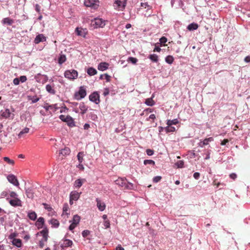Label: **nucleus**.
<instances>
[{"label":"nucleus","instance_id":"nucleus-62","mask_svg":"<svg viewBox=\"0 0 250 250\" xmlns=\"http://www.w3.org/2000/svg\"><path fill=\"white\" fill-rule=\"evenodd\" d=\"M109 91L108 89L105 88L104 91L103 95L105 96L109 94Z\"/></svg>","mask_w":250,"mask_h":250},{"label":"nucleus","instance_id":"nucleus-26","mask_svg":"<svg viewBox=\"0 0 250 250\" xmlns=\"http://www.w3.org/2000/svg\"><path fill=\"white\" fill-rule=\"evenodd\" d=\"M50 224H51L52 226L54 228H58L59 226L60 223L58 220L55 219H51L49 221Z\"/></svg>","mask_w":250,"mask_h":250},{"label":"nucleus","instance_id":"nucleus-23","mask_svg":"<svg viewBox=\"0 0 250 250\" xmlns=\"http://www.w3.org/2000/svg\"><path fill=\"white\" fill-rule=\"evenodd\" d=\"M198 28V24L194 23V22L189 24L187 27V29L189 31H192V30H196Z\"/></svg>","mask_w":250,"mask_h":250},{"label":"nucleus","instance_id":"nucleus-1","mask_svg":"<svg viewBox=\"0 0 250 250\" xmlns=\"http://www.w3.org/2000/svg\"><path fill=\"white\" fill-rule=\"evenodd\" d=\"M105 21L100 18H96L91 21V25L94 28L103 27L105 24Z\"/></svg>","mask_w":250,"mask_h":250},{"label":"nucleus","instance_id":"nucleus-27","mask_svg":"<svg viewBox=\"0 0 250 250\" xmlns=\"http://www.w3.org/2000/svg\"><path fill=\"white\" fill-rule=\"evenodd\" d=\"M43 224H44V219H43V218L41 217H40L38 219V220L36 223V226L38 227V228H42Z\"/></svg>","mask_w":250,"mask_h":250},{"label":"nucleus","instance_id":"nucleus-31","mask_svg":"<svg viewBox=\"0 0 250 250\" xmlns=\"http://www.w3.org/2000/svg\"><path fill=\"white\" fill-rule=\"evenodd\" d=\"M29 131V128L28 127H25L18 134V136L19 138L22 137L24 134H26L28 133Z\"/></svg>","mask_w":250,"mask_h":250},{"label":"nucleus","instance_id":"nucleus-21","mask_svg":"<svg viewBox=\"0 0 250 250\" xmlns=\"http://www.w3.org/2000/svg\"><path fill=\"white\" fill-rule=\"evenodd\" d=\"M80 194L77 191H73L71 192L70 195V198H71V200H74V201H77L80 197Z\"/></svg>","mask_w":250,"mask_h":250},{"label":"nucleus","instance_id":"nucleus-11","mask_svg":"<svg viewBox=\"0 0 250 250\" xmlns=\"http://www.w3.org/2000/svg\"><path fill=\"white\" fill-rule=\"evenodd\" d=\"M10 204L13 207H21V201L18 198H14L9 201Z\"/></svg>","mask_w":250,"mask_h":250},{"label":"nucleus","instance_id":"nucleus-56","mask_svg":"<svg viewBox=\"0 0 250 250\" xmlns=\"http://www.w3.org/2000/svg\"><path fill=\"white\" fill-rule=\"evenodd\" d=\"M210 150H207L206 153V157H205V159L206 160H208L210 158Z\"/></svg>","mask_w":250,"mask_h":250},{"label":"nucleus","instance_id":"nucleus-25","mask_svg":"<svg viewBox=\"0 0 250 250\" xmlns=\"http://www.w3.org/2000/svg\"><path fill=\"white\" fill-rule=\"evenodd\" d=\"M12 244L13 245L17 246L18 248L21 247L22 243L20 239L15 238L13 240Z\"/></svg>","mask_w":250,"mask_h":250},{"label":"nucleus","instance_id":"nucleus-61","mask_svg":"<svg viewBox=\"0 0 250 250\" xmlns=\"http://www.w3.org/2000/svg\"><path fill=\"white\" fill-rule=\"evenodd\" d=\"M77 167L82 170L84 169V167L82 163H79V164L77 166Z\"/></svg>","mask_w":250,"mask_h":250},{"label":"nucleus","instance_id":"nucleus-50","mask_svg":"<svg viewBox=\"0 0 250 250\" xmlns=\"http://www.w3.org/2000/svg\"><path fill=\"white\" fill-rule=\"evenodd\" d=\"M162 179V177L159 176H155L153 179V181L155 183L159 182Z\"/></svg>","mask_w":250,"mask_h":250},{"label":"nucleus","instance_id":"nucleus-42","mask_svg":"<svg viewBox=\"0 0 250 250\" xmlns=\"http://www.w3.org/2000/svg\"><path fill=\"white\" fill-rule=\"evenodd\" d=\"M29 99L32 101V103H35L37 102L38 101H39L40 98L39 97H37L36 96H29Z\"/></svg>","mask_w":250,"mask_h":250},{"label":"nucleus","instance_id":"nucleus-14","mask_svg":"<svg viewBox=\"0 0 250 250\" xmlns=\"http://www.w3.org/2000/svg\"><path fill=\"white\" fill-rule=\"evenodd\" d=\"M46 41V37L43 34H39L37 35L34 40L35 44H38L40 42H43Z\"/></svg>","mask_w":250,"mask_h":250},{"label":"nucleus","instance_id":"nucleus-8","mask_svg":"<svg viewBox=\"0 0 250 250\" xmlns=\"http://www.w3.org/2000/svg\"><path fill=\"white\" fill-rule=\"evenodd\" d=\"M90 101L98 104L100 102V96L97 92H94L89 95Z\"/></svg>","mask_w":250,"mask_h":250},{"label":"nucleus","instance_id":"nucleus-55","mask_svg":"<svg viewBox=\"0 0 250 250\" xmlns=\"http://www.w3.org/2000/svg\"><path fill=\"white\" fill-rule=\"evenodd\" d=\"M76 226H77L76 225H75L74 223H72L71 224V225L69 227V229L70 230H73L76 228Z\"/></svg>","mask_w":250,"mask_h":250},{"label":"nucleus","instance_id":"nucleus-6","mask_svg":"<svg viewBox=\"0 0 250 250\" xmlns=\"http://www.w3.org/2000/svg\"><path fill=\"white\" fill-rule=\"evenodd\" d=\"M60 119L62 121L66 122L69 126L72 127L74 126L73 120L70 116H65V115H61L60 116Z\"/></svg>","mask_w":250,"mask_h":250},{"label":"nucleus","instance_id":"nucleus-51","mask_svg":"<svg viewBox=\"0 0 250 250\" xmlns=\"http://www.w3.org/2000/svg\"><path fill=\"white\" fill-rule=\"evenodd\" d=\"M146 154L149 156L152 155L154 154V151L150 149H146Z\"/></svg>","mask_w":250,"mask_h":250},{"label":"nucleus","instance_id":"nucleus-54","mask_svg":"<svg viewBox=\"0 0 250 250\" xmlns=\"http://www.w3.org/2000/svg\"><path fill=\"white\" fill-rule=\"evenodd\" d=\"M200 174L199 173V172H195L194 174H193V177L195 179H198L200 177Z\"/></svg>","mask_w":250,"mask_h":250},{"label":"nucleus","instance_id":"nucleus-63","mask_svg":"<svg viewBox=\"0 0 250 250\" xmlns=\"http://www.w3.org/2000/svg\"><path fill=\"white\" fill-rule=\"evenodd\" d=\"M244 60H245V62H250V56H248L246 57Z\"/></svg>","mask_w":250,"mask_h":250},{"label":"nucleus","instance_id":"nucleus-49","mask_svg":"<svg viewBox=\"0 0 250 250\" xmlns=\"http://www.w3.org/2000/svg\"><path fill=\"white\" fill-rule=\"evenodd\" d=\"M110 222L109 220H105L104 222V226L105 228L107 229L110 227Z\"/></svg>","mask_w":250,"mask_h":250},{"label":"nucleus","instance_id":"nucleus-10","mask_svg":"<svg viewBox=\"0 0 250 250\" xmlns=\"http://www.w3.org/2000/svg\"><path fill=\"white\" fill-rule=\"evenodd\" d=\"M7 180L10 183L13 184L14 186H19V182L15 175L12 174L9 175L7 176Z\"/></svg>","mask_w":250,"mask_h":250},{"label":"nucleus","instance_id":"nucleus-64","mask_svg":"<svg viewBox=\"0 0 250 250\" xmlns=\"http://www.w3.org/2000/svg\"><path fill=\"white\" fill-rule=\"evenodd\" d=\"M116 250H125L121 246V245H119L116 248Z\"/></svg>","mask_w":250,"mask_h":250},{"label":"nucleus","instance_id":"nucleus-15","mask_svg":"<svg viewBox=\"0 0 250 250\" xmlns=\"http://www.w3.org/2000/svg\"><path fill=\"white\" fill-rule=\"evenodd\" d=\"M213 140L214 139L212 137L206 138L203 141H200V142L199 143V146L203 147L204 146L208 145L209 142H212Z\"/></svg>","mask_w":250,"mask_h":250},{"label":"nucleus","instance_id":"nucleus-35","mask_svg":"<svg viewBox=\"0 0 250 250\" xmlns=\"http://www.w3.org/2000/svg\"><path fill=\"white\" fill-rule=\"evenodd\" d=\"M165 61L167 63L171 64L173 63L174 61V58L172 56L168 55L167 57H166Z\"/></svg>","mask_w":250,"mask_h":250},{"label":"nucleus","instance_id":"nucleus-33","mask_svg":"<svg viewBox=\"0 0 250 250\" xmlns=\"http://www.w3.org/2000/svg\"><path fill=\"white\" fill-rule=\"evenodd\" d=\"M178 123V120L177 119H175L172 120H168L167 121V124L168 126H171L172 125H177Z\"/></svg>","mask_w":250,"mask_h":250},{"label":"nucleus","instance_id":"nucleus-47","mask_svg":"<svg viewBox=\"0 0 250 250\" xmlns=\"http://www.w3.org/2000/svg\"><path fill=\"white\" fill-rule=\"evenodd\" d=\"M90 234V231L88 230H84L82 232V235L83 237L85 238Z\"/></svg>","mask_w":250,"mask_h":250},{"label":"nucleus","instance_id":"nucleus-18","mask_svg":"<svg viewBox=\"0 0 250 250\" xmlns=\"http://www.w3.org/2000/svg\"><path fill=\"white\" fill-rule=\"evenodd\" d=\"M79 108L81 110V113L83 115L87 112L88 107L84 103H81L79 105Z\"/></svg>","mask_w":250,"mask_h":250},{"label":"nucleus","instance_id":"nucleus-4","mask_svg":"<svg viewBox=\"0 0 250 250\" xmlns=\"http://www.w3.org/2000/svg\"><path fill=\"white\" fill-rule=\"evenodd\" d=\"M84 5L87 7H90L96 9L99 7V0H84Z\"/></svg>","mask_w":250,"mask_h":250},{"label":"nucleus","instance_id":"nucleus-30","mask_svg":"<svg viewBox=\"0 0 250 250\" xmlns=\"http://www.w3.org/2000/svg\"><path fill=\"white\" fill-rule=\"evenodd\" d=\"M97 70L93 67H89L87 70V73L90 76L94 75L97 74Z\"/></svg>","mask_w":250,"mask_h":250},{"label":"nucleus","instance_id":"nucleus-38","mask_svg":"<svg viewBox=\"0 0 250 250\" xmlns=\"http://www.w3.org/2000/svg\"><path fill=\"white\" fill-rule=\"evenodd\" d=\"M82 184H83V182H82V180L81 179H77V180L75 181L74 185H75V187L79 188L82 186Z\"/></svg>","mask_w":250,"mask_h":250},{"label":"nucleus","instance_id":"nucleus-37","mask_svg":"<svg viewBox=\"0 0 250 250\" xmlns=\"http://www.w3.org/2000/svg\"><path fill=\"white\" fill-rule=\"evenodd\" d=\"M3 160L6 162L7 163H8V164L9 165H12L13 166L15 164V162L14 160H11L10 159L9 157H3Z\"/></svg>","mask_w":250,"mask_h":250},{"label":"nucleus","instance_id":"nucleus-3","mask_svg":"<svg viewBox=\"0 0 250 250\" xmlns=\"http://www.w3.org/2000/svg\"><path fill=\"white\" fill-rule=\"evenodd\" d=\"M86 95V89L84 86H81L79 90L74 94V98L77 100H80L85 97Z\"/></svg>","mask_w":250,"mask_h":250},{"label":"nucleus","instance_id":"nucleus-43","mask_svg":"<svg viewBox=\"0 0 250 250\" xmlns=\"http://www.w3.org/2000/svg\"><path fill=\"white\" fill-rule=\"evenodd\" d=\"M167 38L165 37H162L160 39V43L162 45H163L164 46H166V45L165 44L167 42Z\"/></svg>","mask_w":250,"mask_h":250},{"label":"nucleus","instance_id":"nucleus-9","mask_svg":"<svg viewBox=\"0 0 250 250\" xmlns=\"http://www.w3.org/2000/svg\"><path fill=\"white\" fill-rule=\"evenodd\" d=\"M1 116L4 118H11L13 119L14 117V114L12 113L9 109H5L4 110H1Z\"/></svg>","mask_w":250,"mask_h":250},{"label":"nucleus","instance_id":"nucleus-46","mask_svg":"<svg viewBox=\"0 0 250 250\" xmlns=\"http://www.w3.org/2000/svg\"><path fill=\"white\" fill-rule=\"evenodd\" d=\"M128 61L131 62L133 64H135L137 62V59L136 58L131 57L128 58Z\"/></svg>","mask_w":250,"mask_h":250},{"label":"nucleus","instance_id":"nucleus-48","mask_svg":"<svg viewBox=\"0 0 250 250\" xmlns=\"http://www.w3.org/2000/svg\"><path fill=\"white\" fill-rule=\"evenodd\" d=\"M43 205L44 206V208L48 211H51L53 209L50 205L46 203H43Z\"/></svg>","mask_w":250,"mask_h":250},{"label":"nucleus","instance_id":"nucleus-53","mask_svg":"<svg viewBox=\"0 0 250 250\" xmlns=\"http://www.w3.org/2000/svg\"><path fill=\"white\" fill-rule=\"evenodd\" d=\"M19 80L20 82L21 81L22 83H24L27 80V78L25 76H21L20 77Z\"/></svg>","mask_w":250,"mask_h":250},{"label":"nucleus","instance_id":"nucleus-12","mask_svg":"<svg viewBox=\"0 0 250 250\" xmlns=\"http://www.w3.org/2000/svg\"><path fill=\"white\" fill-rule=\"evenodd\" d=\"M73 245V242L67 239L62 240V243L61 244V247L62 248H66L71 247Z\"/></svg>","mask_w":250,"mask_h":250},{"label":"nucleus","instance_id":"nucleus-32","mask_svg":"<svg viewBox=\"0 0 250 250\" xmlns=\"http://www.w3.org/2000/svg\"><path fill=\"white\" fill-rule=\"evenodd\" d=\"M66 60V58L65 55L62 54L61 55L58 59V63L60 64H62Z\"/></svg>","mask_w":250,"mask_h":250},{"label":"nucleus","instance_id":"nucleus-39","mask_svg":"<svg viewBox=\"0 0 250 250\" xmlns=\"http://www.w3.org/2000/svg\"><path fill=\"white\" fill-rule=\"evenodd\" d=\"M175 165L178 168H182L184 167V162L182 160H179L176 163Z\"/></svg>","mask_w":250,"mask_h":250},{"label":"nucleus","instance_id":"nucleus-16","mask_svg":"<svg viewBox=\"0 0 250 250\" xmlns=\"http://www.w3.org/2000/svg\"><path fill=\"white\" fill-rule=\"evenodd\" d=\"M97 206L100 211H103L105 208V204L98 198L96 199Z\"/></svg>","mask_w":250,"mask_h":250},{"label":"nucleus","instance_id":"nucleus-5","mask_svg":"<svg viewBox=\"0 0 250 250\" xmlns=\"http://www.w3.org/2000/svg\"><path fill=\"white\" fill-rule=\"evenodd\" d=\"M126 0H116L114 2V6L118 10H123L125 6Z\"/></svg>","mask_w":250,"mask_h":250},{"label":"nucleus","instance_id":"nucleus-22","mask_svg":"<svg viewBox=\"0 0 250 250\" xmlns=\"http://www.w3.org/2000/svg\"><path fill=\"white\" fill-rule=\"evenodd\" d=\"M2 23L3 24L11 25L14 23V21L9 18H5L2 20Z\"/></svg>","mask_w":250,"mask_h":250},{"label":"nucleus","instance_id":"nucleus-24","mask_svg":"<svg viewBox=\"0 0 250 250\" xmlns=\"http://www.w3.org/2000/svg\"><path fill=\"white\" fill-rule=\"evenodd\" d=\"M154 96L152 95V97L146 99L145 104L148 106H153L155 104V102L153 100Z\"/></svg>","mask_w":250,"mask_h":250},{"label":"nucleus","instance_id":"nucleus-13","mask_svg":"<svg viewBox=\"0 0 250 250\" xmlns=\"http://www.w3.org/2000/svg\"><path fill=\"white\" fill-rule=\"evenodd\" d=\"M70 153V149L67 147H64L63 149H62L59 152V157H61V155L62 156L61 157V159H63V156H65L66 155H68Z\"/></svg>","mask_w":250,"mask_h":250},{"label":"nucleus","instance_id":"nucleus-28","mask_svg":"<svg viewBox=\"0 0 250 250\" xmlns=\"http://www.w3.org/2000/svg\"><path fill=\"white\" fill-rule=\"evenodd\" d=\"M148 58L153 62H158V56L155 54L150 55Z\"/></svg>","mask_w":250,"mask_h":250},{"label":"nucleus","instance_id":"nucleus-41","mask_svg":"<svg viewBox=\"0 0 250 250\" xmlns=\"http://www.w3.org/2000/svg\"><path fill=\"white\" fill-rule=\"evenodd\" d=\"M165 130L167 132H174L175 131V128L171 126H167L166 127Z\"/></svg>","mask_w":250,"mask_h":250},{"label":"nucleus","instance_id":"nucleus-2","mask_svg":"<svg viewBox=\"0 0 250 250\" xmlns=\"http://www.w3.org/2000/svg\"><path fill=\"white\" fill-rule=\"evenodd\" d=\"M64 77L69 80H74L78 77V72L75 70H67L64 72Z\"/></svg>","mask_w":250,"mask_h":250},{"label":"nucleus","instance_id":"nucleus-36","mask_svg":"<svg viewBox=\"0 0 250 250\" xmlns=\"http://www.w3.org/2000/svg\"><path fill=\"white\" fill-rule=\"evenodd\" d=\"M83 156H84L83 152H80L78 153V154L77 155V158H78V160L79 163H82V162L83 160Z\"/></svg>","mask_w":250,"mask_h":250},{"label":"nucleus","instance_id":"nucleus-19","mask_svg":"<svg viewBox=\"0 0 250 250\" xmlns=\"http://www.w3.org/2000/svg\"><path fill=\"white\" fill-rule=\"evenodd\" d=\"M46 90L48 93L51 94H55L56 93L54 84L52 85L50 84H47L46 85Z\"/></svg>","mask_w":250,"mask_h":250},{"label":"nucleus","instance_id":"nucleus-20","mask_svg":"<svg viewBox=\"0 0 250 250\" xmlns=\"http://www.w3.org/2000/svg\"><path fill=\"white\" fill-rule=\"evenodd\" d=\"M40 233L42 236V238L44 239V241H47L48 230L46 228H45L41 231Z\"/></svg>","mask_w":250,"mask_h":250},{"label":"nucleus","instance_id":"nucleus-44","mask_svg":"<svg viewBox=\"0 0 250 250\" xmlns=\"http://www.w3.org/2000/svg\"><path fill=\"white\" fill-rule=\"evenodd\" d=\"M144 164L146 165L147 164L154 165L155 162L151 160H145L144 162Z\"/></svg>","mask_w":250,"mask_h":250},{"label":"nucleus","instance_id":"nucleus-52","mask_svg":"<svg viewBox=\"0 0 250 250\" xmlns=\"http://www.w3.org/2000/svg\"><path fill=\"white\" fill-rule=\"evenodd\" d=\"M10 197L13 198H17V193L14 192V191H11L10 193Z\"/></svg>","mask_w":250,"mask_h":250},{"label":"nucleus","instance_id":"nucleus-59","mask_svg":"<svg viewBox=\"0 0 250 250\" xmlns=\"http://www.w3.org/2000/svg\"><path fill=\"white\" fill-rule=\"evenodd\" d=\"M229 177L233 180H235L237 178V175L235 173H232L229 175Z\"/></svg>","mask_w":250,"mask_h":250},{"label":"nucleus","instance_id":"nucleus-29","mask_svg":"<svg viewBox=\"0 0 250 250\" xmlns=\"http://www.w3.org/2000/svg\"><path fill=\"white\" fill-rule=\"evenodd\" d=\"M37 214L34 211H31L28 213V217L30 219L34 221L37 219Z\"/></svg>","mask_w":250,"mask_h":250},{"label":"nucleus","instance_id":"nucleus-40","mask_svg":"<svg viewBox=\"0 0 250 250\" xmlns=\"http://www.w3.org/2000/svg\"><path fill=\"white\" fill-rule=\"evenodd\" d=\"M68 208H69V207H68V205L66 204H64L63 206V213L62 214L64 215V214H65L66 215H68V212H67V211L68 210Z\"/></svg>","mask_w":250,"mask_h":250},{"label":"nucleus","instance_id":"nucleus-57","mask_svg":"<svg viewBox=\"0 0 250 250\" xmlns=\"http://www.w3.org/2000/svg\"><path fill=\"white\" fill-rule=\"evenodd\" d=\"M35 10L36 11L38 12L39 13H40V11H41V7L39 5V4H36L35 5Z\"/></svg>","mask_w":250,"mask_h":250},{"label":"nucleus","instance_id":"nucleus-45","mask_svg":"<svg viewBox=\"0 0 250 250\" xmlns=\"http://www.w3.org/2000/svg\"><path fill=\"white\" fill-rule=\"evenodd\" d=\"M47 241H44V239L42 238L39 243V245L41 248H42L45 245V243Z\"/></svg>","mask_w":250,"mask_h":250},{"label":"nucleus","instance_id":"nucleus-17","mask_svg":"<svg viewBox=\"0 0 250 250\" xmlns=\"http://www.w3.org/2000/svg\"><path fill=\"white\" fill-rule=\"evenodd\" d=\"M109 66V64L105 62H101L98 66V69L100 71H104L106 70Z\"/></svg>","mask_w":250,"mask_h":250},{"label":"nucleus","instance_id":"nucleus-34","mask_svg":"<svg viewBox=\"0 0 250 250\" xmlns=\"http://www.w3.org/2000/svg\"><path fill=\"white\" fill-rule=\"evenodd\" d=\"M80 219H81V218H80V217L79 215H75L73 216V221H72V223H73L74 224L77 225L79 223V222L80 221Z\"/></svg>","mask_w":250,"mask_h":250},{"label":"nucleus","instance_id":"nucleus-60","mask_svg":"<svg viewBox=\"0 0 250 250\" xmlns=\"http://www.w3.org/2000/svg\"><path fill=\"white\" fill-rule=\"evenodd\" d=\"M229 140L228 139H225L224 140H223L221 143V145L222 146H224L227 143H228L229 142Z\"/></svg>","mask_w":250,"mask_h":250},{"label":"nucleus","instance_id":"nucleus-58","mask_svg":"<svg viewBox=\"0 0 250 250\" xmlns=\"http://www.w3.org/2000/svg\"><path fill=\"white\" fill-rule=\"evenodd\" d=\"M13 83L15 85H18L20 83V80L19 78H15L13 80Z\"/></svg>","mask_w":250,"mask_h":250},{"label":"nucleus","instance_id":"nucleus-7","mask_svg":"<svg viewBox=\"0 0 250 250\" xmlns=\"http://www.w3.org/2000/svg\"><path fill=\"white\" fill-rule=\"evenodd\" d=\"M126 179L122 178H119L117 180H116L115 182L116 185H118L123 188H129V186L126 183Z\"/></svg>","mask_w":250,"mask_h":250}]
</instances>
